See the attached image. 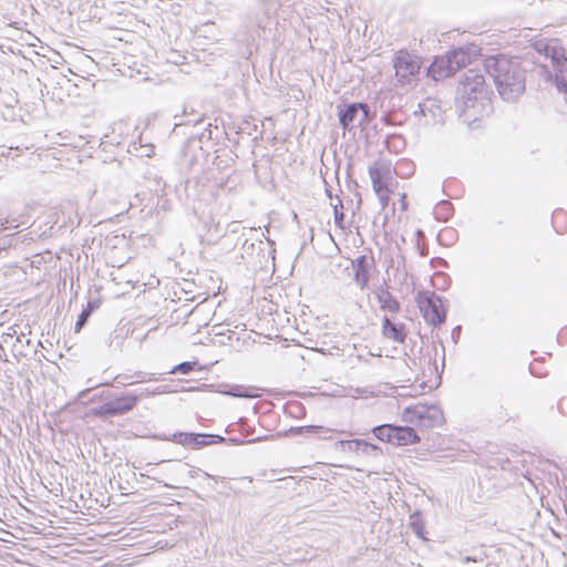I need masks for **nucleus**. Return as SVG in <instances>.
I'll list each match as a JSON object with an SVG mask.
<instances>
[{
  "instance_id": "obj_1",
  "label": "nucleus",
  "mask_w": 567,
  "mask_h": 567,
  "mask_svg": "<svg viewBox=\"0 0 567 567\" xmlns=\"http://www.w3.org/2000/svg\"><path fill=\"white\" fill-rule=\"evenodd\" d=\"M483 70L493 79L505 102H517L525 93L527 69L520 59L504 54L488 55L483 60Z\"/></svg>"
},
{
  "instance_id": "obj_2",
  "label": "nucleus",
  "mask_w": 567,
  "mask_h": 567,
  "mask_svg": "<svg viewBox=\"0 0 567 567\" xmlns=\"http://www.w3.org/2000/svg\"><path fill=\"white\" fill-rule=\"evenodd\" d=\"M491 91L482 70L468 69L457 86L456 110L464 123L472 125L491 109Z\"/></svg>"
},
{
  "instance_id": "obj_3",
  "label": "nucleus",
  "mask_w": 567,
  "mask_h": 567,
  "mask_svg": "<svg viewBox=\"0 0 567 567\" xmlns=\"http://www.w3.org/2000/svg\"><path fill=\"white\" fill-rule=\"evenodd\" d=\"M478 53L480 48L475 44L453 48L444 55L434 58L426 68V75L436 82L450 78L457 70L471 63Z\"/></svg>"
},
{
  "instance_id": "obj_4",
  "label": "nucleus",
  "mask_w": 567,
  "mask_h": 567,
  "mask_svg": "<svg viewBox=\"0 0 567 567\" xmlns=\"http://www.w3.org/2000/svg\"><path fill=\"white\" fill-rule=\"evenodd\" d=\"M392 66L396 84L401 86L416 85L423 59L408 49H400L393 55Z\"/></svg>"
},
{
  "instance_id": "obj_5",
  "label": "nucleus",
  "mask_w": 567,
  "mask_h": 567,
  "mask_svg": "<svg viewBox=\"0 0 567 567\" xmlns=\"http://www.w3.org/2000/svg\"><path fill=\"white\" fill-rule=\"evenodd\" d=\"M256 320L250 322V333H254L257 339H252V342H261V339L271 340L277 338L278 327L275 320L276 305L271 301L257 300V305H254ZM252 321V318H250Z\"/></svg>"
},
{
  "instance_id": "obj_6",
  "label": "nucleus",
  "mask_w": 567,
  "mask_h": 567,
  "mask_svg": "<svg viewBox=\"0 0 567 567\" xmlns=\"http://www.w3.org/2000/svg\"><path fill=\"white\" fill-rule=\"evenodd\" d=\"M415 300L427 324L437 328L446 321L447 307L443 297L434 291L422 290L417 292Z\"/></svg>"
},
{
  "instance_id": "obj_7",
  "label": "nucleus",
  "mask_w": 567,
  "mask_h": 567,
  "mask_svg": "<svg viewBox=\"0 0 567 567\" xmlns=\"http://www.w3.org/2000/svg\"><path fill=\"white\" fill-rule=\"evenodd\" d=\"M147 394H150V392L145 389L138 393L126 392L121 395H115L95 408L94 414L99 417H112L126 414L131 412L137 405L138 401Z\"/></svg>"
},
{
  "instance_id": "obj_8",
  "label": "nucleus",
  "mask_w": 567,
  "mask_h": 567,
  "mask_svg": "<svg viewBox=\"0 0 567 567\" xmlns=\"http://www.w3.org/2000/svg\"><path fill=\"white\" fill-rule=\"evenodd\" d=\"M444 420L443 412L437 405L417 403L409 405L403 411V421L417 426L431 429L441 425Z\"/></svg>"
},
{
  "instance_id": "obj_9",
  "label": "nucleus",
  "mask_w": 567,
  "mask_h": 567,
  "mask_svg": "<svg viewBox=\"0 0 567 567\" xmlns=\"http://www.w3.org/2000/svg\"><path fill=\"white\" fill-rule=\"evenodd\" d=\"M206 125L207 126L199 135H192L186 141L183 148L185 157L192 155V158L189 159L190 165L198 162L199 157H207L209 155V150L214 146L213 140L218 137V134L214 136V131L212 130L213 123L207 122ZM214 127L216 133H218V126L215 124Z\"/></svg>"
},
{
  "instance_id": "obj_10",
  "label": "nucleus",
  "mask_w": 567,
  "mask_h": 567,
  "mask_svg": "<svg viewBox=\"0 0 567 567\" xmlns=\"http://www.w3.org/2000/svg\"><path fill=\"white\" fill-rule=\"evenodd\" d=\"M152 437L157 441H169L190 450H200L206 447L204 433L178 431L173 434L155 433Z\"/></svg>"
},
{
  "instance_id": "obj_11",
  "label": "nucleus",
  "mask_w": 567,
  "mask_h": 567,
  "mask_svg": "<svg viewBox=\"0 0 567 567\" xmlns=\"http://www.w3.org/2000/svg\"><path fill=\"white\" fill-rule=\"evenodd\" d=\"M369 175L374 193H382L383 189H391L393 176L388 163L375 161L369 166Z\"/></svg>"
},
{
  "instance_id": "obj_12",
  "label": "nucleus",
  "mask_w": 567,
  "mask_h": 567,
  "mask_svg": "<svg viewBox=\"0 0 567 567\" xmlns=\"http://www.w3.org/2000/svg\"><path fill=\"white\" fill-rule=\"evenodd\" d=\"M530 47L539 54L551 61V64L558 63L566 56V51L558 39L539 38L532 41Z\"/></svg>"
},
{
  "instance_id": "obj_13",
  "label": "nucleus",
  "mask_w": 567,
  "mask_h": 567,
  "mask_svg": "<svg viewBox=\"0 0 567 567\" xmlns=\"http://www.w3.org/2000/svg\"><path fill=\"white\" fill-rule=\"evenodd\" d=\"M361 102H342L337 105V115L340 126L348 132L357 127L355 121L359 118Z\"/></svg>"
},
{
  "instance_id": "obj_14",
  "label": "nucleus",
  "mask_w": 567,
  "mask_h": 567,
  "mask_svg": "<svg viewBox=\"0 0 567 567\" xmlns=\"http://www.w3.org/2000/svg\"><path fill=\"white\" fill-rule=\"evenodd\" d=\"M555 73L553 74L550 70L543 65L540 66V75H543L547 81H553L554 85L560 93L567 92V56L563 58L558 63L553 64Z\"/></svg>"
},
{
  "instance_id": "obj_15",
  "label": "nucleus",
  "mask_w": 567,
  "mask_h": 567,
  "mask_svg": "<svg viewBox=\"0 0 567 567\" xmlns=\"http://www.w3.org/2000/svg\"><path fill=\"white\" fill-rule=\"evenodd\" d=\"M420 436L413 427L392 424L391 444L404 446L420 442Z\"/></svg>"
},
{
  "instance_id": "obj_16",
  "label": "nucleus",
  "mask_w": 567,
  "mask_h": 567,
  "mask_svg": "<svg viewBox=\"0 0 567 567\" xmlns=\"http://www.w3.org/2000/svg\"><path fill=\"white\" fill-rule=\"evenodd\" d=\"M382 336L398 343H404L406 330L404 323H395L388 316L382 318Z\"/></svg>"
},
{
  "instance_id": "obj_17",
  "label": "nucleus",
  "mask_w": 567,
  "mask_h": 567,
  "mask_svg": "<svg viewBox=\"0 0 567 567\" xmlns=\"http://www.w3.org/2000/svg\"><path fill=\"white\" fill-rule=\"evenodd\" d=\"M352 265L354 270L353 280L360 287V289L363 290L368 286L370 279L371 265L369 259L365 255H361L355 260H353Z\"/></svg>"
},
{
  "instance_id": "obj_18",
  "label": "nucleus",
  "mask_w": 567,
  "mask_h": 567,
  "mask_svg": "<svg viewBox=\"0 0 567 567\" xmlns=\"http://www.w3.org/2000/svg\"><path fill=\"white\" fill-rule=\"evenodd\" d=\"M127 337L128 329L125 327L115 328L105 340L107 352L112 355L121 353Z\"/></svg>"
},
{
  "instance_id": "obj_19",
  "label": "nucleus",
  "mask_w": 567,
  "mask_h": 567,
  "mask_svg": "<svg viewBox=\"0 0 567 567\" xmlns=\"http://www.w3.org/2000/svg\"><path fill=\"white\" fill-rule=\"evenodd\" d=\"M225 432L228 434V444H246L248 442L245 440L247 435V419L240 417L237 422L228 424Z\"/></svg>"
},
{
  "instance_id": "obj_20",
  "label": "nucleus",
  "mask_w": 567,
  "mask_h": 567,
  "mask_svg": "<svg viewBox=\"0 0 567 567\" xmlns=\"http://www.w3.org/2000/svg\"><path fill=\"white\" fill-rule=\"evenodd\" d=\"M375 298L380 303V309L391 313H398L401 310L399 300L388 290V287H381L375 292Z\"/></svg>"
},
{
  "instance_id": "obj_21",
  "label": "nucleus",
  "mask_w": 567,
  "mask_h": 567,
  "mask_svg": "<svg viewBox=\"0 0 567 567\" xmlns=\"http://www.w3.org/2000/svg\"><path fill=\"white\" fill-rule=\"evenodd\" d=\"M423 111L427 112V116L431 117L426 121L427 124H436L444 121V111L440 104V101L434 97H427L423 101Z\"/></svg>"
},
{
  "instance_id": "obj_22",
  "label": "nucleus",
  "mask_w": 567,
  "mask_h": 567,
  "mask_svg": "<svg viewBox=\"0 0 567 567\" xmlns=\"http://www.w3.org/2000/svg\"><path fill=\"white\" fill-rule=\"evenodd\" d=\"M409 526L417 538L422 539L423 542L429 540V538L426 537L427 533L425 529V522L423 519V514L420 509H415L410 515Z\"/></svg>"
},
{
  "instance_id": "obj_23",
  "label": "nucleus",
  "mask_w": 567,
  "mask_h": 567,
  "mask_svg": "<svg viewBox=\"0 0 567 567\" xmlns=\"http://www.w3.org/2000/svg\"><path fill=\"white\" fill-rule=\"evenodd\" d=\"M453 213V205L449 200L439 202L433 209L434 218L440 221L449 220L452 217Z\"/></svg>"
},
{
  "instance_id": "obj_24",
  "label": "nucleus",
  "mask_w": 567,
  "mask_h": 567,
  "mask_svg": "<svg viewBox=\"0 0 567 567\" xmlns=\"http://www.w3.org/2000/svg\"><path fill=\"white\" fill-rule=\"evenodd\" d=\"M99 305L100 302L97 300H91L87 302V306L78 316L74 327L75 332H80L82 330V328L87 323L91 315L99 308Z\"/></svg>"
},
{
  "instance_id": "obj_25",
  "label": "nucleus",
  "mask_w": 567,
  "mask_h": 567,
  "mask_svg": "<svg viewBox=\"0 0 567 567\" xmlns=\"http://www.w3.org/2000/svg\"><path fill=\"white\" fill-rule=\"evenodd\" d=\"M318 433V427L315 425H306V426H291L284 433L279 432L277 433V436H296V435H302V434H315Z\"/></svg>"
},
{
  "instance_id": "obj_26",
  "label": "nucleus",
  "mask_w": 567,
  "mask_h": 567,
  "mask_svg": "<svg viewBox=\"0 0 567 567\" xmlns=\"http://www.w3.org/2000/svg\"><path fill=\"white\" fill-rule=\"evenodd\" d=\"M360 104L362 106V109H360L361 117L359 118L357 126L364 130V127L375 117L377 113L371 110L368 103L361 102Z\"/></svg>"
},
{
  "instance_id": "obj_27",
  "label": "nucleus",
  "mask_w": 567,
  "mask_h": 567,
  "mask_svg": "<svg viewBox=\"0 0 567 567\" xmlns=\"http://www.w3.org/2000/svg\"><path fill=\"white\" fill-rule=\"evenodd\" d=\"M227 339L231 347H240L246 344L248 334L246 333V329L241 331L228 330Z\"/></svg>"
},
{
  "instance_id": "obj_28",
  "label": "nucleus",
  "mask_w": 567,
  "mask_h": 567,
  "mask_svg": "<svg viewBox=\"0 0 567 567\" xmlns=\"http://www.w3.org/2000/svg\"><path fill=\"white\" fill-rule=\"evenodd\" d=\"M372 433L380 441L391 443L392 440V424H381L372 429Z\"/></svg>"
},
{
  "instance_id": "obj_29",
  "label": "nucleus",
  "mask_w": 567,
  "mask_h": 567,
  "mask_svg": "<svg viewBox=\"0 0 567 567\" xmlns=\"http://www.w3.org/2000/svg\"><path fill=\"white\" fill-rule=\"evenodd\" d=\"M24 332H21L20 336H17L16 342L12 344V351L16 358L25 357L27 354L23 352L24 346H30L31 340L25 339Z\"/></svg>"
},
{
  "instance_id": "obj_30",
  "label": "nucleus",
  "mask_w": 567,
  "mask_h": 567,
  "mask_svg": "<svg viewBox=\"0 0 567 567\" xmlns=\"http://www.w3.org/2000/svg\"><path fill=\"white\" fill-rule=\"evenodd\" d=\"M285 411L292 417H302L306 414V409L300 402H289L285 406Z\"/></svg>"
},
{
  "instance_id": "obj_31",
  "label": "nucleus",
  "mask_w": 567,
  "mask_h": 567,
  "mask_svg": "<svg viewBox=\"0 0 567 567\" xmlns=\"http://www.w3.org/2000/svg\"><path fill=\"white\" fill-rule=\"evenodd\" d=\"M343 450L350 451V452H361V447L363 445V440L361 439H354V440H344L339 442Z\"/></svg>"
},
{
  "instance_id": "obj_32",
  "label": "nucleus",
  "mask_w": 567,
  "mask_h": 567,
  "mask_svg": "<svg viewBox=\"0 0 567 567\" xmlns=\"http://www.w3.org/2000/svg\"><path fill=\"white\" fill-rule=\"evenodd\" d=\"M16 334V327H10L9 332L2 336V342H0V360L8 361L6 358L7 355L3 348V343L9 344Z\"/></svg>"
},
{
  "instance_id": "obj_33",
  "label": "nucleus",
  "mask_w": 567,
  "mask_h": 567,
  "mask_svg": "<svg viewBox=\"0 0 567 567\" xmlns=\"http://www.w3.org/2000/svg\"><path fill=\"white\" fill-rule=\"evenodd\" d=\"M196 364H197V362L185 361V362H182V363L175 365L169 371V373L189 374L190 372H193L195 370Z\"/></svg>"
},
{
  "instance_id": "obj_34",
  "label": "nucleus",
  "mask_w": 567,
  "mask_h": 567,
  "mask_svg": "<svg viewBox=\"0 0 567 567\" xmlns=\"http://www.w3.org/2000/svg\"><path fill=\"white\" fill-rule=\"evenodd\" d=\"M360 453H362L364 455L378 457L382 454V450L380 449V446L369 443L363 440V445L361 447Z\"/></svg>"
},
{
  "instance_id": "obj_35",
  "label": "nucleus",
  "mask_w": 567,
  "mask_h": 567,
  "mask_svg": "<svg viewBox=\"0 0 567 567\" xmlns=\"http://www.w3.org/2000/svg\"><path fill=\"white\" fill-rule=\"evenodd\" d=\"M204 440L206 442V446L214 445V444H220V443H228V437H224L218 434L204 433Z\"/></svg>"
},
{
  "instance_id": "obj_36",
  "label": "nucleus",
  "mask_w": 567,
  "mask_h": 567,
  "mask_svg": "<svg viewBox=\"0 0 567 567\" xmlns=\"http://www.w3.org/2000/svg\"><path fill=\"white\" fill-rule=\"evenodd\" d=\"M226 393L234 398H248V388L241 385H231Z\"/></svg>"
},
{
  "instance_id": "obj_37",
  "label": "nucleus",
  "mask_w": 567,
  "mask_h": 567,
  "mask_svg": "<svg viewBox=\"0 0 567 567\" xmlns=\"http://www.w3.org/2000/svg\"><path fill=\"white\" fill-rule=\"evenodd\" d=\"M337 198H338V204L333 205L334 223L337 226L342 227V221H343L344 215L341 209L343 208V205H342L341 199L338 196H337Z\"/></svg>"
},
{
  "instance_id": "obj_38",
  "label": "nucleus",
  "mask_w": 567,
  "mask_h": 567,
  "mask_svg": "<svg viewBox=\"0 0 567 567\" xmlns=\"http://www.w3.org/2000/svg\"><path fill=\"white\" fill-rule=\"evenodd\" d=\"M392 193V189H383L382 193H375L378 195L379 202L382 206V208H385L390 202V194Z\"/></svg>"
},
{
  "instance_id": "obj_39",
  "label": "nucleus",
  "mask_w": 567,
  "mask_h": 567,
  "mask_svg": "<svg viewBox=\"0 0 567 567\" xmlns=\"http://www.w3.org/2000/svg\"><path fill=\"white\" fill-rule=\"evenodd\" d=\"M205 122H206V117L204 115H200L197 118H188L185 122L181 121V122L176 123L175 126L189 125V124L197 126V125L204 124Z\"/></svg>"
},
{
  "instance_id": "obj_40",
  "label": "nucleus",
  "mask_w": 567,
  "mask_h": 567,
  "mask_svg": "<svg viewBox=\"0 0 567 567\" xmlns=\"http://www.w3.org/2000/svg\"><path fill=\"white\" fill-rule=\"evenodd\" d=\"M277 435H264L260 436V434L255 435V430L250 427V444L267 440H274Z\"/></svg>"
},
{
  "instance_id": "obj_41",
  "label": "nucleus",
  "mask_w": 567,
  "mask_h": 567,
  "mask_svg": "<svg viewBox=\"0 0 567 567\" xmlns=\"http://www.w3.org/2000/svg\"><path fill=\"white\" fill-rule=\"evenodd\" d=\"M131 377L127 375V374H118L116 378H115V382L118 383V384H122V385H131L133 384L134 382L133 381H128Z\"/></svg>"
},
{
  "instance_id": "obj_42",
  "label": "nucleus",
  "mask_w": 567,
  "mask_h": 567,
  "mask_svg": "<svg viewBox=\"0 0 567 567\" xmlns=\"http://www.w3.org/2000/svg\"><path fill=\"white\" fill-rule=\"evenodd\" d=\"M262 245H264L262 241H259L258 245L250 244V256L254 254H257L259 256L261 252H264Z\"/></svg>"
},
{
  "instance_id": "obj_43",
  "label": "nucleus",
  "mask_w": 567,
  "mask_h": 567,
  "mask_svg": "<svg viewBox=\"0 0 567 567\" xmlns=\"http://www.w3.org/2000/svg\"><path fill=\"white\" fill-rule=\"evenodd\" d=\"M461 332H462V327L461 326H456L455 328H453L452 330V340L454 343H457L458 342V339L461 337Z\"/></svg>"
},
{
  "instance_id": "obj_44",
  "label": "nucleus",
  "mask_w": 567,
  "mask_h": 567,
  "mask_svg": "<svg viewBox=\"0 0 567 567\" xmlns=\"http://www.w3.org/2000/svg\"><path fill=\"white\" fill-rule=\"evenodd\" d=\"M141 147L144 148L142 156H147V157L152 156V154L154 153V148H155L153 144H147V145L141 144Z\"/></svg>"
},
{
  "instance_id": "obj_45",
  "label": "nucleus",
  "mask_w": 567,
  "mask_h": 567,
  "mask_svg": "<svg viewBox=\"0 0 567 567\" xmlns=\"http://www.w3.org/2000/svg\"><path fill=\"white\" fill-rule=\"evenodd\" d=\"M390 141L399 142V143L403 144V140L399 135H392V136L388 137L386 142L389 143Z\"/></svg>"
},
{
  "instance_id": "obj_46",
  "label": "nucleus",
  "mask_w": 567,
  "mask_h": 567,
  "mask_svg": "<svg viewBox=\"0 0 567 567\" xmlns=\"http://www.w3.org/2000/svg\"><path fill=\"white\" fill-rule=\"evenodd\" d=\"M415 114H421L424 117H427V112L423 111V102L419 104L417 111H415Z\"/></svg>"
},
{
  "instance_id": "obj_47",
  "label": "nucleus",
  "mask_w": 567,
  "mask_h": 567,
  "mask_svg": "<svg viewBox=\"0 0 567 567\" xmlns=\"http://www.w3.org/2000/svg\"><path fill=\"white\" fill-rule=\"evenodd\" d=\"M355 197L358 198V200H357V209H360L361 204H362V199H361L360 193L357 192L355 193Z\"/></svg>"
},
{
  "instance_id": "obj_48",
  "label": "nucleus",
  "mask_w": 567,
  "mask_h": 567,
  "mask_svg": "<svg viewBox=\"0 0 567 567\" xmlns=\"http://www.w3.org/2000/svg\"><path fill=\"white\" fill-rule=\"evenodd\" d=\"M194 113H195L194 109H192L190 111H188V110H187V107H184V112H183V114H184L185 116L194 115Z\"/></svg>"
},
{
  "instance_id": "obj_49",
  "label": "nucleus",
  "mask_w": 567,
  "mask_h": 567,
  "mask_svg": "<svg viewBox=\"0 0 567 567\" xmlns=\"http://www.w3.org/2000/svg\"><path fill=\"white\" fill-rule=\"evenodd\" d=\"M326 194L328 197L332 198V192H331V187L328 186V184L326 183Z\"/></svg>"
},
{
  "instance_id": "obj_50",
  "label": "nucleus",
  "mask_w": 567,
  "mask_h": 567,
  "mask_svg": "<svg viewBox=\"0 0 567 567\" xmlns=\"http://www.w3.org/2000/svg\"><path fill=\"white\" fill-rule=\"evenodd\" d=\"M270 254H271V250H270V249H268V251H267V256H265V254H262V256H261V257L265 259V264H268V262H269Z\"/></svg>"
},
{
  "instance_id": "obj_51",
  "label": "nucleus",
  "mask_w": 567,
  "mask_h": 567,
  "mask_svg": "<svg viewBox=\"0 0 567 567\" xmlns=\"http://www.w3.org/2000/svg\"><path fill=\"white\" fill-rule=\"evenodd\" d=\"M250 131H255V132H257V131H258V126H257V124H256V123L250 124ZM250 136H252V132H250Z\"/></svg>"
},
{
  "instance_id": "obj_52",
  "label": "nucleus",
  "mask_w": 567,
  "mask_h": 567,
  "mask_svg": "<svg viewBox=\"0 0 567 567\" xmlns=\"http://www.w3.org/2000/svg\"><path fill=\"white\" fill-rule=\"evenodd\" d=\"M420 255L421 256H426L427 255V250L426 249H420Z\"/></svg>"
},
{
  "instance_id": "obj_53",
  "label": "nucleus",
  "mask_w": 567,
  "mask_h": 567,
  "mask_svg": "<svg viewBox=\"0 0 567 567\" xmlns=\"http://www.w3.org/2000/svg\"><path fill=\"white\" fill-rule=\"evenodd\" d=\"M258 403H256L254 406H252V410H254V413L257 414L258 413Z\"/></svg>"
},
{
  "instance_id": "obj_54",
  "label": "nucleus",
  "mask_w": 567,
  "mask_h": 567,
  "mask_svg": "<svg viewBox=\"0 0 567 567\" xmlns=\"http://www.w3.org/2000/svg\"><path fill=\"white\" fill-rule=\"evenodd\" d=\"M8 223H9V221L6 219V221H4V223H1V226H2L3 228H10L11 226H7V224H8Z\"/></svg>"
},
{
  "instance_id": "obj_55",
  "label": "nucleus",
  "mask_w": 567,
  "mask_h": 567,
  "mask_svg": "<svg viewBox=\"0 0 567 567\" xmlns=\"http://www.w3.org/2000/svg\"><path fill=\"white\" fill-rule=\"evenodd\" d=\"M405 206H406V204H405V202H404V196H403V197H402V207H403V209H405Z\"/></svg>"
},
{
  "instance_id": "obj_56",
  "label": "nucleus",
  "mask_w": 567,
  "mask_h": 567,
  "mask_svg": "<svg viewBox=\"0 0 567 567\" xmlns=\"http://www.w3.org/2000/svg\"><path fill=\"white\" fill-rule=\"evenodd\" d=\"M442 278H443L445 281L450 280V278H449L446 275H442Z\"/></svg>"
},
{
  "instance_id": "obj_57",
  "label": "nucleus",
  "mask_w": 567,
  "mask_h": 567,
  "mask_svg": "<svg viewBox=\"0 0 567 567\" xmlns=\"http://www.w3.org/2000/svg\"><path fill=\"white\" fill-rule=\"evenodd\" d=\"M264 267V264L261 260H259V268L261 269Z\"/></svg>"
},
{
  "instance_id": "obj_58",
  "label": "nucleus",
  "mask_w": 567,
  "mask_h": 567,
  "mask_svg": "<svg viewBox=\"0 0 567 567\" xmlns=\"http://www.w3.org/2000/svg\"><path fill=\"white\" fill-rule=\"evenodd\" d=\"M255 396H256V394H254V393H251V392H250L249 398H250V399H252V398H255Z\"/></svg>"
}]
</instances>
